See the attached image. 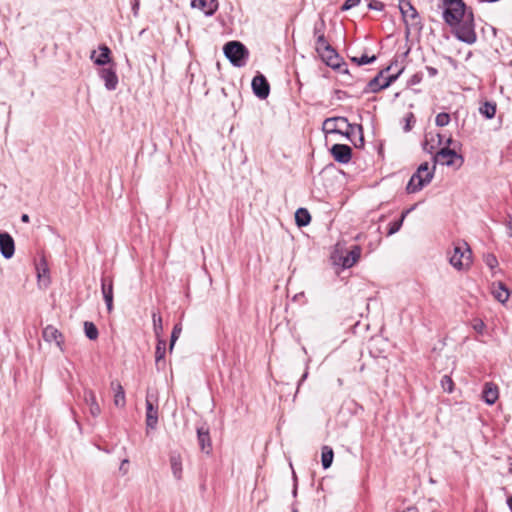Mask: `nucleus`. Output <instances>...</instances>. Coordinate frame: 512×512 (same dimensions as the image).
Wrapping results in <instances>:
<instances>
[{
	"instance_id": "3c124183",
	"label": "nucleus",
	"mask_w": 512,
	"mask_h": 512,
	"mask_svg": "<svg viewBox=\"0 0 512 512\" xmlns=\"http://www.w3.org/2000/svg\"><path fill=\"white\" fill-rule=\"evenodd\" d=\"M423 150L429 154H435L434 151H435V146L432 145V144H429L427 140L424 141L423 143Z\"/></svg>"
},
{
	"instance_id": "4468645a",
	"label": "nucleus",
	"mask_w": 512,
	"mask_h": 512,
	"mask_svg": "<svg viewBox=\"0 0 512 512\" xmlns=\"http://www.w3.org/2000/svg\"><path fill=\"white\" fill-rule=\"evenodd\" d=\"M100 78L104 81L105 88L109 91L115 90L118 85V76L114 68H102L99 71Z\"/></svg>"
},
{
	"instance_id": "0e129e2a",
	"label": "nucleus",
	"mask_w": 512,
	"mask_h": 512,
	"mask_svg": "<svg viewBox=\"0 0 512 512\" xmlns=\"http://www.w3.org/2000/svg\"><path fill=\"white\" fill-rule=\"evenodd\" d=\"M507 505H508L509 509L512 511V496L508 497Z\"/></svg>"
},
{
	"instance_id": "f8f14e48",
	"label": "nucleus",
	"mask_w": 512,
	"mask_h": 512,
	"mask_svg": "<svg viewBox=\"0 0 512 512\" xmlns=\"http://www.w3.org/2000/svg\"><path fill=\"white\" fill-rule=\"evenodd\" d=\"M43 339L48 342H55L57 347L63 351L64 339L62 333L54 326L48 325L42 331Z\"/></svg>"
},
{
	"instance_id": "c03bdc74",
	"label": "nucleus",
	"mask_w": 512,
	"mask_h": 512,
	"mask_svg": "<svg viewBox=\"0 0 512 512\" xmlns=\"http://www.w3.org/2000/svg\"><path fill=\"white\" fill-rule=\"evenodd\" d=\"M368 9L382 12L385 9V4L380 0H369Z\"/></svg>"
},
{
	"instance_id": "79ce46f5",
	"label": "nucleus",
	"mask_w": 512,
	"mask_h": 512,
	"mask_svg": "<svg viewBox=\"0 0 512 512\" xmlns=\"http://www.w3.org/2000/svg\"><path fill=\"white\" fill-rule=\"evenodd\" d=\"M404 71V67H402L401 69H399V71L395 74H391L389 76H387L385 78V80L383 81V88L386 89L388 88L392 83H394L398 78L399 76L403 73Z\"/></svg>"
},
{
	"instance_id": "ddd939ff",
	"label": "nucleus",
	"mask_w": 512,
	"mask_h": 512,
	"mask_svg": "<svg viewBox=\"0 0 512 512\" xmlns=\"http://www.w3.org/2000/svg\"><path fill=\"white\" fill-rule=\"evenodd\" d=\"M0 252L5 259H10L15 252V243L12 236L6 232L0 233Z\"/></svg>"
},
{
	"instance_id": "052dcab7",
	"label": "nucleus",
	"mask_w": 512,
	"mask_h": 512,
	"mask_svg": "<svg viewBox=\"0 0 512 512\" xmlns=\"http://www.w3.org/2000/svg\"><path fill=\"white\" fill-rule=\"evenodd\" d=\"M437 138H438V145H441L443 142H444V136L440 133H437L436 134Z\"/></svg>"
},
{
	"instance_id": "a19ab883",
	"label": "nucleus",
	"mask_w": 512,
	"mask_h": 512,
	"mask_svg": "<svg viewBox=\"0 0 512 512\" xmlns=\"http://www.w3.org/2000/svg\"><path fill=\"white\" fill-rule=\"evenodd\" d=\"M404 71V67H402L401 69H399V71L395 74H391L389 76H387L385 78V80L383 81V88L386 89L388 88L392 83H394L398 78L399 76L403 73Z\"/></svg>"
},
{
	"instance_id": "7c9ffc66",
	"label": "nucleus",
	"mask_w": 512,
	"mask_h": 512,
	"mask_svg": "<svg viewBox=\"0 0 512 512\" xmlns=\"http://www.w3.org/2000/svg\"><path fill=\"white\" fill-rule=\"evenodd\" d=\"M166 353V341L162 338L157 339V345L155 350V361L156 365H159L160 361L164 359Z\"/></svg>"
},
{
	"instance_id": "412c9836",
	"label": "nucleus",
	"mask_w": 512,
	"mask_h": 512,
	"mask_svg": "<svg viewBox=\"0 0 512 512\" xmlns=\"http://www.w3.org/2000/svg\"><path fill=\"white\" fill-rule=\"evenodd\" d=\"M510 293V290L503 282L499 281L497 283H493L492 294L499 302L505 303L508 300Z\"/></svg>"
},
{
	"instance_id": "a18cd8bd",
	"label": "nucleus",
	"mask_w": 512,
	"mask_h": 512,
	"mask_svg": "<svg viewBox=\"0 0 512 512\" xmlns=\"http://www.w3.org/2000/svg\"><path fill=\"white\" fill-rule=\"evenodd\" d=\"M441 385H442L444 391H447L449 393H451L453 391L454 383L449 376H447V375L443 376V378L441 380Z\"/></svg>"
},
{
	"instance_id": "cd10ccee",
	"label": "nucleus",
	"mask_w": 512,
	"mask_h": 512,
	"mask_svg": "<svg viewBox=\"0 0 512 512\" xmlns=\"http://www.w3.org/2000/svg\"><path fill=\"white\" fill-rule=\"evenodd\" d=\"M413 208L414 207H411L409 209L404 210L401 213V216H400V218L398 220H395V221L389 223V228H388L387 236H391V235L397 233L401 229V227L403 225V222H404V219L413 210Z\"/></svg>"
},
{
	"instance_id": "4be33fe9",
	"label": "nucleus",
	"mask_w": 512,
	"mask_h": 512,
	"mask_svg": "<svg viewBox=\"0 0 512 512\" xmlns=\"http://www.w3.org/2000/svg\"><path fill=\"white\" fill-rule=\"evenodd\" d=\"M99 50L100 54L97 57H95L96 51H92L91 59L94 61L96 65L104 66L111 61V50L106 45H101L99 47Z\"/></svg>"
},
{
	"instance_id": "864d4df0",
	"label": "nucleus",
	"mask_w": 512,
	"mask_h": 512,
	"mask_svg": "<svg viewBox=\"0 0 512 512\" xmlns=\"http://www.w3.org/2000/svg\"><path fill=\"white\" fill-rule=\"evenodd\" d=\"M506 229H507L508 236L512 238V216L511 215H508V220L506 221Z\"/></svg>"
},
{
	"instance_id": "5fc2aeb1",
	"label": "nucleus",
	"mask_w": 512,
	"mask_h": 512,
	"mask_svg": "<svg viewBox=\"0 0 512 512\" xmlns=\"http://www.w3.org/2000/svg\"><path fill=\"white\" fill-rule=\"evenodd\" d=\"M426 70H427V72H428L430 77H435L438 74V70L436 68H434V67L427 66Z\"/></svg>"
},
{
	"instance_id": "37998d69",
	"label": "nucleus",
	"mask_w": 512,
	"mask_h": 512,
	"mask_svg": "<svg viewBox=\"0 0 512 512\" xmlns=\"http://www.w3.org/2000/svg\"><path fill=\"white\" fill-rule=\"evenodd\" d=\"M404 119H405V125H404L403 129L405 132H409L412 129L413 125L415 124L416 118L412 112H409L406 114Z\"/></svg>"
},
{
	"instance_id": "13d9d810",
	"label": "nucleus",
	"mask_w": 512,
	"mask_h": 512,
	"mask_svg": "<svg viewBox=\"0 0 512 512\" xmlns=\"http://www.w3.org/2000/svg\"><path fill=\"white\" fill-rule=\"evenodd\" d=\"M138 8H139V2H138V0H135V3L133 4V7H132L134 15H137Z\"/></svg>"
},
{
	"instance_id": "f704fd0d",
	"label": "nucleus",
	"mask_w": 512,
	"mask_h": 512,
	"mask_svg": "<svg viewBox=\"0 0 512 512\" xmlns=\"http://www.w3.org/2000/svg\"><path fill=\"white\" fill-rule=\"evenodd\" d=\"M353 128H358L359 137L357 141L352 140L351 142L356 148H363L365 145L363 126L361 124L353 123L352 129Z\"/></svg>"
},
{
	"instance_id": "f257e3e1",
	"label": "nucleus",
	"mask_w": 512,
	"mask_h": 512,
	"mask_svg": "<svg viewBox=\"0 0 512 512\" xmlns=\"http://www.w3.org/2000/svg\"><path fill=\"white\" fill-rule=\"evenodd\" d=\"M439 8L446 25L451 28L455 38L472 45L477 41L474 11L464 0H440Z\"/></svg>"
},
{
	"instance_id": "7ed1b4c3",
	"label": "nucleus",
	"mask_w": 512,
	"mask_h": 512,
	"mask_svg": "<svg viewBox=\"0 0 512 512\" xmlns=\"http://www.w3.org/2000/svg\"><path fill=\"white\" fill-rule=\"evenodd\" d=\"M399 10L405 23V35L407 38L411 30L420 32L423 29L421 17L410 0H399Z\"/></svg>"
},
{
	"instance_id": "680f3d73",
	"label": "nucleus",
	"mask_w": 512,
	"mask_h": 512,
	"mask_svg": "<svg viewBox=\"0 0 512 512\" xmlns=\"http://www.w3.org/2000/svg\"><path fill=\"white\" fill-rule=\"evenodd\" d=\"M21 221L24 222V223H28L30 221L29 215L23 214L21 216Z\"/></svg>"
},
{
	"instance_id": "b1692460",
	"label": "nucleus",
	"mask_w": 512,
	"mask_h": 512,
	"mask_svg": "<svg viewBox=\"0 0 512 512\" xmlns=\"http://www.w3.org/2000/svg\"><path fill=\"white\" fill-rule=\"evenodd\" d=\"M326 23L323 17H319V19L314 23L313 27V35L316 39V45L323 44L327 41L325 37Z\"/></svg>"
},
{
	"instance_id": "dca6fc26",
	"label": "nucleus",
	"mask_w": 512,
	"mask_h": 512,
	"mask_svg": "<svg viewBox=\"0 0 512 512\" xmlns=\"http://www.w3.org/2000/svg\"><path fill=\"white\" fill-rule=\"evenodd\" d=\"M190 5L202 11L205 16H212L219 6L217 0H192Z\"/></svg>"
},
{
	"instance_id": "6ab92c4d",
	"label": "nucleus",
	"mask_w": 512,
	"mask_h": 512,
	"mask_svg": "<svg viewBox=\"0 0 512 512\" xmlns=\"http://www.w3.org/2000/svg\"><path fill=\"white\" fill-rule=\"evenodd\" d=\"M361 247L359 245H354L351 247L349 251H347L345 256L341 257V265L343 268H351L361 256Z\"/></svg>"
},
{
	"instance_id": "ea45409f",
	"label": "nucleus",
	"mask_w": 512,
	"mask_h": 512,
	"mask_svg": "<svg viewBox=\"0 0 512 512\" xmlns=\"http://www.w3.org/2000/svg\"><path fill=\"white\" fill-rule=\"evenodd\" d=\"M404 71V67H402L401 69H399V71L395 74H391L389 76H387L385 78V80L383 81V88L386 89L388 88L392 83H394L398 78L399 76L403 73Z\"/></svg>"
},
{
	"instance_id": "c756f323",
	"label": "nucleus",
	"mask_w": 512,
	"mask_h": 512,
	"mask_svg": "<svg viewBox=\"0 0 512 512\" xmlns=\"http://www.w3.org/2000/svg\"><path fill=\"white\" fill-rule=\"evenodd\" d=\"M479 112L486 119H492L496 114V103L491 101H485L480 107Z\"/></svg>"
},
{
	"instance_id": "9d476101",
	"label": "nucleus",
	"mask_w": 512,
	"mask_h": 512,
	"mask_svg": "<svg viewBox=\"0 0 512 512\" xmlns=\"http://www.w3.org/2000/svg\"><path fill=\"white\" fill-rule=\"evenodd\" d=\"M253 93L260 99H266L270 92V86L267 79L262 74H257L252 79Z\"/></svg>"
},
{
	"instance_id": "aec40b11",
	"label": "nucleus",
	"mask_w": 512,
	"mask_h": 512,
	"mask_svg": "<svg viewBox=\"0 0 512 512\" xmlns=\"http://www.w3.org/2000/svg\"><path fill=\"white\" fill-rule=\"evenodd\" d=\"M482 399L488 405L494 404L498 399V388L492 383H486L482 391Z\"/></svg>"
},
{
	"instance_id": "338daca9",
	"label": "nucleus",
	"mask_w": 512,
	"mask_h": 512,
	"mask_svg": "<svg viewBox=\"0 0 512 512\" xmlns=\"http://www.w3.org/2000/svg\"><path fill=\"white\" fill-rule=\"evenodd\" d=\"M307 375H308V372L305 371L304 374L302 375L300 381H303L307 377Z\"/></svg>"
},
{
	"instance_id": "a878e982",
	"label": "nucleus",
	"mask_w": 512,
	"mask_h": 512,
	"mask_svg": "<svg viewBox=\"0 0 512 512\" xmlns=\"http://www.w3.org/2000/svg\"><path fill=\"white\" fill-rule=\"evenodd\" d=\"M111 387L115 392L114 404L118 407H124L126 404V398H125V391H124L123 386L117 381H112Z\"/></svg>"
},
{
	"instance_id": "603ef678",
	"label": "nucleus",
	"mask_w": 512,
	"mask_h": 512,
	"mask_svg": "<svg viewBox=\"0 0 512 512\" xmlns=\"http://www.w3.org/2000/svg\"><path fill=\"white\" fill-rule=\"evenodd\" d=\"M290 469L292 470L293 481H294V487H293V490H292V494L295 497L297 495V476H296V474H295V472L293 470L291 462H290Z\"/></svg>"
},
{
	"instance_id": "f3484780",
	"label": "nucleus",
	"mask_w": 512,
	"mask_h": 512,
	"mask_svg": "<svg viewBox=\"0 0 512 512\" xmlns=\"http://www.w3.org/2000/svg\"><path fill=\"white\" fill-rule=\"evenodd\" d=\"M83 400L89 407V413L96 418L101 414V407L97 402L96 395L91 389H84Z\"/></svg>"
},
{
	"instance_id": "c85d7f7f",
	"label": "nucleus",
	"mask_w": 512,
	"mask_h": 512,
	"mask_svg": "<svg viewBox=\"0 0 512 512\" xmlns=\"http://www.w3.org/2000/svg\"><path fill=\"white\" fill-rule=\"evenodd\" d=\"M334 459V452L330 446L324 445L321 449V464L324 469L331 467Z\"/></svg>"
},
{
	"instance_id": "de8ad7c7",
	"label": "nucleus",
	"mask_w": 512,
	"mask_h": 512,
	"mask_svg": "<svg viewBox=\"0 0 512 512\" xmlns=\"http://www.w3.org/2000/svg\"><path fill=\"white\" fill-rule=\"evenodd\" d=\"M423 79L422 73L418 72L413 74L410 79L408 80V85H417L419 84Z\"/></svg>"
},
{
	"instance_id": "69168bd1",
	"label": "nucleus",
	"mask_w": 512,
	"mask_h": 512,
	"mask_svg": "<svg viewBox=\"0 0 512 512\" xmlns=\"http://www.w3.org/2000/svg\"><path fill=\"white\" fill-rule=\"evenodd\" d=\"M46 272H47V269L44 268L42 273L38 272V277L41 278L42 276H44L46 274Z\"/></svg>"
},
{
	"instance_id": "e2e57ef3",
	"label": "nucleus",
	"mask_w": 512,
	"mask_h": 512,
	"mask_svg": "<svg viewBox=\"0 0 512 512\" xmlns=\"http://www.w3.org/2000/svg\"><path fill=\"white\" fill-rule=\"evenodd\" d=\"M303 297H304V293L296 294V295L293 297V301L301 300V298H303Z\"/></svg>"
},
{
	"instance_id": "20e7f679",
	"label": "nucleus",
	"mask_w": 512,
	"mask_h": 512,
	"mask_svg": "<svg viewBox=\"0 0 512 512\" xmlns=\"http://www.w3.org/2000/svg\"><path fill=\"white\" fill-rule=\"evenodd\" d=\"M434 173L435 164L433 165L432 169L429 168V164L427 162L420 164L406 185L407 193L412 194L422 190L432 181Z\"/></svg>"
},
{
	"instance_id": "5701e85b",
	"label": "nucleus",
	"mask_w": 512,
	"mask_h": 512,
	"mask_svg": "<svg viewBox=\"0 0 512 512\" xmlns=\"http://www.w3.org/2000/svg\"><path fill=\"white\" fill-rule=\"evenodd\" d=\"M197 437L200 449L209 454L211 451V440L210 435L208 432V429H205L204 427H200L197 429Z\"/></svg>"
},
{
	"instance_id": "4c0bfd02",
	"label": "nucleus",
	"mask_w": 512,
	"mask_h": 512,
	"mask_svg": "<svg viewBox=\"0 0 512 512\" xmlns=\"http://www.w3.org/2000/svg\"><path fill=\"white\" fill-rule=\"evenodd\" d=\"M181 331H182V327L180 324H176L174 327H173V330H172V333H171V339H170V351L173 350V347L177 341V339L179 338L180 334H181Z\"/></svg>"
},
{
	"instance_id": "09e8293b",
	"label": "nucleus",
	"mask_w": 512,
	"mask_h": 512,
	"mask_svg": "<svg viewBox=\"0 0 512 512\" xmlns=\"http://www.w3.org/2000/svg\"><path fill=\"white\" fill-rule=\"evenodd\" d=\"M355 133H358V128H353V129L352 128H345V129L343 128L342 133L340 135L345 136L350 141H352V136Z\"/></svg>"
},
{
	"instance_id": "0eeeda50",
	"label": "nucleus",
	"mask_w": 512,
	"mask_h": 512,
	"mask_svg": "<svg viewBox=\"0 0 512 512\" xmlns=\"http://www.w3.org/2000/svg\"><path fill=\"white\" fill-rule=\"evenodd\" d=\"M449 262L457 270L470 266L472 263V251L467 242L463 241L454 247V253L450 257Z\"/></svg>"
},
{
	"instance_id": "4d7b16f0",
	"label": "nucleus",
	"mask_w": 512,
	"mask_h": 512,
	"mask_svg": "<svg viewBox=\"0 0 512 512\" xmlns=\"http://www.w3.org/2000/svg\"><path fill=\"white\" fill-rule=\"evenodd\" d=\"M445 144L446 146L445 147H450V145L452 144H455L454 140L452 139V136L450 135L446 140H445Z\"/></svg>"
},
{
	"instance_id": "72a5a7b5",
	"label": "nucleus",
	"mask_w": 512,
	"mask_h": 512,
	"mask_svg": "<svg viewBox=\"0 0 512 512\" xmlns=\"http://www.w3.org/2000/svg\"><path fill=\"white\" fill-rule=\"evenodd\" d=\"M376 59V55L368 56L367 54H363L360 57L354 56L350 58L351 62L355 63L357 66L373 63L376 61Z\"/></svg>"
},
{
	"instance_id": "2eb2a0df",
	"label": "nucleus",
	"mask_w": 512,
	"mask_h": 512,
	"mask_svg": "<svg viewBox=\"0 0 512 512\" xmlns=\"http://www.w3.org/2000/svg\"><path fill=\"white\" fill-rule=\"evenodd\" d=\"M101 291L105 300L108 312L113 310V280L110 277H102Z\"/></svg>"
},
{
	"instance_id": "774afa93",
	"label": "nucleus",
	"mask_w": 512,
	"mask_h": 512,
	"mask_svg": "<svg viewBox=\"0 0 512 512\" xmlns=\"http://www.w3.org/2000/svg\"><path fill=\"white\" fill-rule=\"evenodd\" d=\"M509 472H510V474H512V463H511V466L509 468Z\"/></svg>"
},
{
	"instance_id": "423d86ee",
	"label": "nucleus",
	"mask_w": 512,
	"mask_h": 512,
	"mask_svg": "<svg viewBox=\"0 0 512 512\" xmlns=\"http://www.w3.org/2000/svg\"><path fill=\"white\" fill-rule=\"evenodd\" d=\"M433 162L440 163L448 167L459 169L464 163V157L456 152L455 147H443L433 155Z\"/></svg>"
},
{
	"instance_id": "6e6552de",
	"label": "nucleus",
	"mask_w": 512,
	"mask_h": 512,
	"mask_svg": "<svg viewBox=\"0 0 512 512\" xmlns=\"http://www.w3.org/2000/svg\"><path fill=\"white\" fill-rule=\"evenodd\" d=\"M353 123L343 116L327 118L323 122L322 130L325 134H341L343 128H352Z\"/></svg>"
},
{
	"instance_id": "9b49d317",
	"label": "nucleus",
	"mask_w": 512,
	"mask_h": 512,
	"mask_svg": "<svg viewBox=\"0 0 512 512\" xmlns=\"http://www.w3.org/2000/svg\"><path fill=\"white\" fill-rule=\"evenodd\" d=\"M394 64H397L396 59L392 61L389 66L380 70L377 75L367 83L363 93H378L383 90V83H380V79L384 77V75L392 68Z\"/></svg>"
},
{
	"instance_id": "bb28decb",
	"label": "nucleus",
	"mask_w": 512,
	"mask_h": 512,
	"mask_svg": "<svg viewBox=\"0 0 512 512\" xmlns=\"http://www.w3.org/2000/svg\"><path fill=\"white\" fill-rule=\"evenodd\" d=\"M170 465L174 477L180 480L182 478V458L179 453L170 455Z\"/></svg>"
},
{
	"instance_id": "e433bc0d",
	"label": "nucleus",
	"mask_w": 512,
	"mask_h": 512,
	"mask_svg": "<svg viewBox=\"0 0 512 512\" xmlns=\"http://www.w3.org/2000/svg\"><path fill=\"white\" fill-rule=\"evenodd\" d=\"M483 261L490 268L494 270L498 266V259L493 253H487L483 256Z\"/></svg>"
},
{
	"instance_id": "a211bd4d",
	"label": "nucleus",
	"mask_w": 512,
	"mask_h": 512,
	"mask_svg": "<svg viewBox=\"0 0 512 512\" xmlns=\"http://www.w3.org/2000/svg\"><path fill=\"white\" fill-rule=\"evenodd\" d=\"M158 423V407L154 406L150 395L146 396V425L149 429H155Z\"/></svg>"
},
{
	"instance_id": "1a4fd4ad",
	"label": "nucleus",
	"mask_w": 512,
	"mask_h": 512,
	"mask_svg": "<svg viewBox=\"0 0 512 512\" xmlns=\"http://www.w3.org/2000/svg\"><path fill=\"white\" fill-rule=\"evenodd\" d=\"M333 159L340 164H347L352 159L353 151L349 145L346 144H334L329 149Z\"/></svg>"
},
{
	"instance_id": "58836bf2",
	"label": "nucleus",
	"mask_w": 512,
	"mask_h": 512,
	"mask_svg": "<svg viewBox=\"0 0 512 512\" xmlns=\"http://www.w3.org/2000/svg\"><path fill=\"white\" fill-rule=\"evenodd\" d=\"M404 71V67H402L401 69H399V71L395 74H391L389 76H387L385 78V80L383 81V88L386 89L388 88L392 83H394L398 78L399 76L403 73Z\"/></svg>"
},
{
	"instance_id": "bf43d9fd",
	"label": "nucleus",
	"mask_w": 512,
	"mask_h": 512,
	"mask_svg": "<svg viewBox=\"0 0 512 512\" xmlns=\"http://www.w3.org/2000/svg\"><path fill=\"white\" fill-rule=\"evenodd\" d=\"M403 512H419V510L415 506H410L406 510H404Z\"/></svg>"
},
{
	"instance_id": "393cba45",
	"label": "nucleus",
	"mask_w": 512,
	"mask_h": 512,
	"mask_svg": "<svg viewBox=\"0 0 512 512\" xmlns=\"http://www.w3.org/2000/svg\"><path fill=\"white\" fill-rule=\"evenodd\" d=\"M294 218L299 228L308 226L312 220L310 212L304 207H300L295 211Z\"/></svg>"
},
{
	"instance_id": "49530a36",
	"label": "nucleus",
	"mask_w": 512,
	"mask_h": 512,
	"mask_svg": "<svg viewBox=\"0 0 512 512\" xmlns=\"http://www.w3.org/2000/svg\"><path fill=\"white\" fill-rule=\"evenodd\" d=\"M361 0H345L342 6L340 7V11L345 12L348 11L360 4Z\"/></svg>"
},
{
	"instance_id": "6e6d98bb",
	"label": "nucleus",
	"mask_w": 512,
	"mask_h": 512,
	"mask_svg": "<svg viewBox=\"0 0 512 512\" xmlns=\"http://www.w3.org/2000/svg\"><path fill=\"white\" fill-rule=\"evenodd\" d=\"M335 93L338 99H342L343 97L347 96V93L341 90H336Z\"/></svg>"
},
{
	"instance_id": "473e14b6",
	"label": "nucleus",
	"mask_w": 512,
	"mask_h": 512,
	"mask_svg": "<svg viewBox=\"0 0 512 512\" xmlns=\"http://www.w3.org/2000/svg\"><path fill=\"white\" fill-rule=\"evenodd\" d=\"M84 331H85V335L88 339L96 340L98 338L99 332L93 322H89V321L84 322Z\"/></svg>"
},
{
	"instance_id": "39448f33",
	"label": "nucleus",
	"mask_w": 512,
	"mask_h": 512,
	"mask_svg": "<svg viewBox=\"0 0 512 512\" xmlns=\"http://www.w3.org/2000/svg\"><path fill=\"white\" fill-rule=\"evenodd\" d=\"M225 57L238 68L244 67L249 59V50L239 41H229L223 47Z\"/></svg>"
},
{
	"instance_id": "c9c22d12",
	"label": "nucleus",
	"mask_w": 512,
	"mask_h": 512,
	"mask_svg": "<svg viewBox=\"0 0 512 512\" xmlns=\"http://www.w3.org/2000/svg\"><path fill=\"white\" fill-rule=\"evenodd\" d=\"M451 121L450 114L446 112L438 113L435 117V124L438 127H444L447 126Z\"/></svg>"
},
{
	"instance_id": "f03ea898",
	"label": "nucleus",
	"mask_w": 512,
	"mask_h": 512,
	"mask_svg": "<svg viewBox=\"0 0 512 512\" xmlns=\"http://www.w3.org/2000/svg\"><path fill=\"white\" fill-rule=\"evenodd\" d=\"M316 51L323 60V62L339 73L349 74L346 63L338 52L330 45L328 41L316 45Z\"/></svg>"
},
{
	"instance_id": "8fccbe9b",
	"label": "nucleus",
	"mask_w": 512,
	"mask_h": 512,
	"mask_svg": "<svg viewBox=\"0 0 512 512\" xmlns=\"http://www.w3.org/2000/svg\"><path fill=\"white\" fill-rule=\"evenodd\" d=\"M485 327H486V325H485V323H484L482 320L477 319V320H475V321H474L473 329H474L476 332H478V333L482 334V333H483V331H484V329H485Z\"/></svg>"
},
{
	"instance_id": "2f4dec72",
	"label": "nucleus",
	"mask_w": 512,
	"mask_h": 512,
	"mask_svg": "<svg viewBox=\"0 0 512 512\" xmlns=\"http://www.w3.org/2000/svg\"><path fill=\"white\" fill-rule=\"evenodd\" d=\"M153 329L157 339L161 338L163 332L162 317L160 314L153 312L152 314Z\"/></svg>"
}]
</instances>
